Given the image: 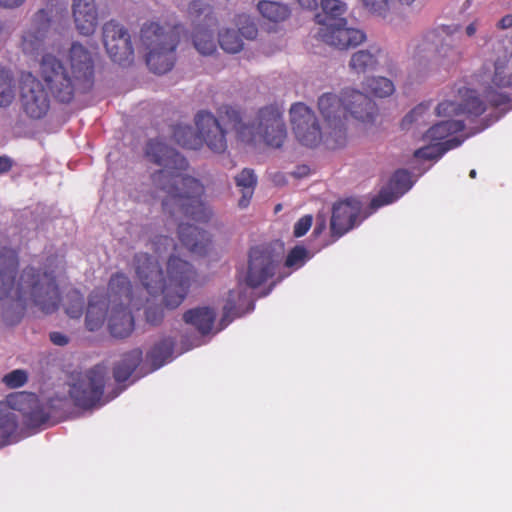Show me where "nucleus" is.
Wrapping results in <instances>:
<instances>
[{"mask_svg":"<svg viewBox=\"0 0 512 512\" xmlns=\"http://www.w3.org/2000/svg\"><path fill=\"white\" fill-rule=\"evenodd\" d=\"M433 116H435V109L431 111L428 104H420L404 117L402 124L404 127L410 124L426 125L432 121Z\"/></svg>","mask_w":512,"mask_h":512,"instance_id":"e433bc0d","label":"nucleus"},{"mask_svg":"<svg viewBox=\"0 0 512 512\" xmlns=\"http://www.w3.org/2000/svg\"><path fill=\"white\" fill-rule=\"evenodd\" d=\"M312 225V216L305 215L300 218L294 225V235L296 237H301L307 233Z\"/></svg>","mask_w":512,"mask_h":512,"instance_id":"8fccbe9b","label":"nucleus"},{"mask_svg":"<svg viewBox=\"0 0 512 512\" xmlns=\"http://www.w3.org/2000/svg\"><path fill=\"white\" fill-rule=\"evenodd\" d=\"M318 108L324 119L325 133L334 146H343L346 142L344 96L327 93L318 100Z\"/></svg>","mask_w":512,"mask_h":512,"instance_id":"f8f14e48","label":"nucleus"},{"mask_svg":"<svg viewBox=\"0 0 512 512\" xmlns=\"http://www.w3.org/2000/svg\"><path fill=\"white\" fill-rule=\"evenodd\" d=\"M323 12L330 18H337L347 11V4L341 0H321Z\"/></svg>","mask_w":512,"mask_h":512,"instance_id":"c03bdc74","label":"nucleus"},{"mask_svg":"<svg viewBox=\"0 0 512 512\" xmlns=\"http://www.w3.org/2000/svg\"><path fill=\"white\" fill-rule=\"evenodd\" d=\"M141 44L149 69L156 74L171 70L175 62L177 38L158 24H149L141 30Z\"/></svg>","mask_w":512,"mask_h":512,"instance_id":"423d86ee","label":"nucleus"},{"mask_svg":"<svg viewBox=\"0 0 512 512\" xmlns=\"http://www.w3.org/2000/svg\"><path fill=\"white\" fill-rule=\"evenodd\" d=\"M216 21L213 17L206 19L204 25L196 27L192 39L195 49L202 55H211L216 51L217 43L215 40Z\"/></svg>","mask_w":512,"mask_h":512,"instance_id":"393cba45","label":"nucleus"},{"mask_svg":"<svg viewBox=\"0 0 512 512\" xmlns=\"http://www.w3.org/2000/svg\"><path fill=\"white\" fill-rule=\"evenodd\" d=\"M215 312L208 307H197L187 311L183 319L185 323L195 327L201 334L209 333L215 321Z\"/></svg>","mask_w":512,"mask_h":512,"instance_id":"cd10ccee","label":"nucleus"},{"mask_svg":"<svg viewBox=\"0 0 512 512\" xmlns=\"http://www.w3.org/2000/svg\"><path fill=\"white\" fill-rule=\"evenodd\" d=\"M365 10L372 16L385 19L390 13V0H361Z\"/></svg>","mask_w":512,"mask_h":512,"instance_id":"a19ab883","label":"nucleus"},{"mask_svg":"<svg viewBox=\"0 0 512 512\" xmlns=\"http://www.w3.org/2000/svg\"><path fill=\"white\" fill-rule=\"evenodd\" d=\"M108 378L109 370L101 364L74 375L70 383V397L79 407H93L101 401Z\"/></svg>","mask_w":512,"mask_h":512,"instance_id":"1a4fd4ad","label":"nucleus"},{"mask_svg":"<svg viewBox=\"0 0 512 512\" xmlns=\"http://www.w3.org/2000/svg\"><path fill=\"white\" fill-rule=\"evenodd\" d=\"M68 61L73 77L81 89L89 88L93 76L92 53L79 42H74L68 51Z\"/></svg>","mask_w":512,"mask_h":512,"instance_id":"6ab92c4d","label":"nucleus"},{"mask_svg":"<svg viewBox=\"0 0 512 512\" xmlns=\"http://www.w3.org/2000/svg\"><path fill=\"white\" fill-rule=\"evenodd\" d=\"M48 24L33 23L22 36V49L27 54H34L44 46Z\"/></svg>","mask_w":512,"mask_h":512,"instance_id":"c85d7f7f","label":"nucleus"},{"mask_svg":"<svg viewBox=\"0 0 512 512\" xmlns=\"http://www.w3.org/2000/svg\"><path fill=\"white\" fill-rule=\"evenodd\" d=\"M246 297V289L239 286L235 290H231L228 294L226 305L224 306V318L228 317V314L236 309L237 305Z\"/></svg>","mask_w":512,"mask_h":512,"instance_id":"49530a36","label":"nucleus"},{"mask_svg":"<svg viewBox=\"0 0 512 512\" xmlns=\"http://www.w3.org/2000/svg\"><path fill=\"white\" fill-rule=\"evenodd\" d=\"M497 27L502 30H507L512 28V14H507L504 17H502L498 23Z\"/></svg>","mask_w":512,"mask_h":512,"instance_id":"5fc2aeb1","label":"nucleus"},{"mask_svg":"<svg viewBox=\"0 0 512 512\" xmlns=\"http://www.w3.org/2000/svg\"><path fill=\"white\" fill-rule=\"evenodd\" d=\"M50 340L52 341L53 344L58 346H65L69 342L68 337L60 332L51 333Z\"/></svg>","mask_w":512,"mask_h":512,"instance_id":"864d4df0","label":"nucleus"},{"mask_svg":"<svg viewBox=\"0 0 512 512\" xmlns=\"http://www.w3.org/2000/svg\"><path fill=\"white\" fill-rule=\"evenodd\" d=\"M238 25H240L239 32L244 38L252 40L257 36V27L248 16H239Z\"/></svg>","mask_w":512,"mask_h":512,"instance_id":"de8ad7c7","label":"nucleus"},{"mask_svg":"<svg viewBox=\"0 0 512 512\" xmlns=\"http://www.w3.org/2000/svg\"><path fill=\"white\" fill-rule=\"evenodd\" d=\"M72 16L81 35L90 36L96 31L98 12L94 0H72Z\"/></svg>","mask_w":512,"mask_h":512,"instance_id":"412c9836","label":"nucleus"},{"mask_svg":"<svg viewBox=\"0 0 512 512\" xmlns=\"http://www.w3.org/2000/svg\"><path fill=\"white\" fill-rule=\"evenodd\" d=\"M435 31L438 32V38L435 44V54L447 63L457 62L461 58L462 52L456 45L454 39L444 28L435 29Z\"/></svg>","mask_w":512,"mask_h":512,"instance_id":"bb28decb","label":"nucleus"},{"mask_svg":"<svg viewBox=\"0 0 512 512\" xmlns=\"http://www.w3.org/2000/svg\"><path fill=\"white\" fill-rule=\"evenodd\" d=\"M401 5L410 6L415 0H397Z\"/></svg>","mask_w":512,"mask_h":512,"instance_id":"e2e57ef3","label":"nucleus"},{"mask_svg":"<svg viewBox=\"0 0 512 512\" xmlns=\"http://www.w3.org/2000/svg\"><path fill=\"white\" fill-rule=\"evenodd\" d=\"M14 84L9 71L0 69V106H8L14 99Z\"/></svg>","mask_w":512,"mask_h":512,"instance_id":"ea45409f","label":"nucleus"},{"mask_svg":"<svg viewBox=\"0 0 512 512\" xmlns=\"http://www.w3.org/2000/svg\"><path fill=\"white\" fill-rule=\"evenodd\" d=\"M147 157L162 169L152 175L158 189L163 209L172 215H185L197 221L206 220L210 211L203 200V185L185 175L186 160L162 142L151 141L147 145Z\"/></svg>","mask_w":512,"mask_h":512,"instance_id":"f257e3e1","label":"nucleus"},{"mask_svg":"<svg viewBox=\"0 0 512 512\" xmlns=\"http://www.w3.org/2000/svg\"><path fill=\"white\" fill-rule=\"evenodd\" d=\"M11 168V161L9 158L0 157V173L6 172Z\"/></svg>","mask_w":512,"mask_h":512,"instance_id":"bf43d9fd","label":"nucleus"},{"mask_svg":"<svg viewBox=\"0 0 512 512\" xmlns=\"http://www.w3.org/2000/svg\"><path fill=\"white\" fill-rule=\"evenodd\" d=\"M226 115L237 137L245 143H264L279 148L287 137L283 112L277 106H265L258 110L251 123H245L240 113L232 108L226 109Z\"/></svg>","mask_w":512,"mask_h":512,"instance_id":"39448f33","label":"nucleus"},{"mask_svg":"<svg viewBox=\"0 0 512 512\" xmlns=\"http://www.w3.org/2000/svg\"><path fill=\"white\" fill-rule=\"evenodd\" d=\"M163 316V310L162 308H156L155 311L152 310V308H148L146 311V317L149 322L152 324H156L160 321V319Z\"/></svg>","mask_w":512,"mask_h":512,"instance_id":"603ef678","label":"nucleus"},{"mask_svg":"<svg viewBox=\"0 0 512 512\" xmlns=\"http://www.w3.org/2000/svg\"><path fill=\"white\" fill-rule=\"evenodd\" d=\"M20 104L23 112L31 119H41L50 109V95L47 89L30 74L22 80Z\"/></svg>","mask_w":512,"mask_h":512,"instance_id":"4468645a","label":"nucleus"},{"mask_svg":"<svg viewBox=\"0 0 512 512\" xmlns=\"http://www.w3.org/2000/svg\"><path fill=\"white\" fill-rule=\"evenodd\" d=\"M464 35L469 39H481L486 41L487 34L485 24L481 18H475L463 27Z\"/></svg>","mask_w":512,"mask_h":512,"instance_id":"37998d69","label":"nucleus"},{"mask_svg":"<svg viewBox=\"0 0 512 512\" xmlns=\"http://www.w3.org/2000/svg\"><path fill=\"white\" fill-rule=\"evenodd\" d=\"M179 237L182 243L192 252L204 254L207 251L209 239L206 233L190 224L179 226Z\"/></svg>","mask_w":512,"mask_h":512,"instance_id":"a878e982","label":"nucleus"},{"mask_svg":"<svg viewBox=\"0 0 512 512\" xmlns=\"http://www.w3.org/2000/svg\"><path fill=\"white\" fill-rule=\"evenodd\" d=\"M469 175H470L471 178H475L476 177V171L474 169L471 170Z\"/></svg>","mask_w":512,"mask_h":512,"instance_id":"69168bd1","label":"nucleus"},{"mask_svg":"<svg viewBox=\"0 0 512 512\" xmlns=\"http://www.w3.org/2000/svg\"><path fill=\"white\" fill-rule=\"evenodd\" d=\"M25 0H0V6L5 8H16L21 6Z\"/></svg>","mask_w":512,"mask_h":512,"instance_id":"13d9d810","label":"nucleus"},{"mask_svg":"<svg viewBox=\"0 0 512 512\" xmlns=\"http://www.w3.org/2000/svg\"><path fill=\"white\" fill-rule=\"evenodd\" d=\"M316 19L321 25L317 37L330 46L344 50L358 46L366 40V34L361 29L349 27L346 19L325 22L320 15Z\"/></svg>","mask_w":512,"mask_h":512,"instance_id":"ddd939ff","label":"nucleus"},{"mask_svg":"<svg viewBox=\"0 0 512 512\" xmlns=\"http://www.w3.org/2000/svg\"><path fill=\"white\" fill-rule=\"evenodd\" d=\"M27 380L23 370H14L3 377V382L10 388L21 387Z\"/></svg>","mask_w":512,"mask_h":512,"instance_id":"09e8293b","label":"nucleus"},{"mask_svg":"<svg viewBox=\"0 0 512 512\" xmlns=\"http://www.w3.org/2000/svg\"><path fill=\"white\" fill-rule=\"evenodd\" d=\"M310 173V169L309 167L305 166V165H302V166H299L297 167L293 172H292V175L295 177V178H304L306 176H308Z\"/></svg>","mask_w":512,"mask_h":512,"instance_id":"6e6d98bb","label":"nucleus"},{"mask_svg":"<svg viewBox=\"0 0 512 512\" xmlns=\"http://www.w3.org/2000/svg\"><path fill=\"white\" fill-rule=\"evenodd\" d=\"M438 32L435 30L424 34L420 39L416 40L410 48V54L416 61L427 60L435 53V44L437 42Z\"/></svg>","mask_w":512,"mask_h":512,"instance_id":"c756f323","label":"nucleus"},{"mask_svg":"<svg viewBox=\"0 0 512 512\" xmlns=\"http://www.w3.org/2000/svg\"><path fill=\"white\" fill-rule=\"evenodd\" d=\"M16 267L14 251L5 249L0 252V300H7L19 308L33 304L47 314L57 310L60 297L56 277L26 268L16 278Z\"/></svg>","mask_w":512,"mask_h":512,"instance_id":"f03ea898","label":"nucleus"},{"mask_svg":"<svg viewBox=\"0 0 512 512\" xmlns=\"http://www.w3.org/2000/svg\"><path fill=\"white\" fill-rule=\"evenodd\" d=\"M309 257V253L304 247L297 246L288 254L286 266L297 269L301 267Z\"/></svg>","mask_w":512,"mask_h":512,"instance_id":"a18cd8bd","label":"nucleus"},{"mask_svg":"<svg viewBox=\"0 0 512 512\" xmlns=\"http://www.w3.org/2000/svg\"><path fill=\"white\" fill-rule=\"evenodd\" d=\"M166 245L168 246H172V241L170 239H168L167 237H163L161 239Z\"/></svg>","mask_w":512,"mask_h":512,"instance_id":"0e129e2a","label":"nucleus"},{"mask_svg":"<svg viewBox=\"0 0 512 512\" xmlns=\"http://www.w3.org/2000/svg\"><path fill=\"white\" fill-rule=\"evenodd\" d=\"M109 290L113 293V298L110 299L108 328L114 337L123 338L128 336L134 327L133 316L127 308V303L140 308L143 299H132L129 281L123 274H116L110 279Z\"/></svg>","mask_w":512,"mask_h":512,"instance_id":"0eeeda50","label":"nucleus"},{"mask_svg":"<svg viewBox=\"0 0 512 512\" xmlns=\"http://www.w3.org/2000/svg\"><path fill=\"white\" fill-rule=\"evenodd\" d=\"M280 208H281V206H280V205H278V206L276 207V210L278 211V210H280Z\"/></svg>","mask_w":512,"mask_h":512,"instance_id":"338daca9","label":"nucleus"},{"mask_svg":"<svg viewBox=\"0 0 512 512\" xmlns=\"http://www.w3.org/2000/svg\"><path fill=\"white\" fill-rule=\"evenodd\" d=\"M39 71L55 97L61 102L71 101L75 91L81 89L72 72H69L62 62L50 52L42 56Z\"/></svg>","mask_w":512,"mask_h":512,"instance_id":"9d476101","label":"nucleus"},{"mask_svg":"<svg viewBox=\"0 0 512 512\" xmlns=\"http://www.w3.org/2000/svg\"><path fill=\"white\" fill-rule=\"evenodd\" d=\"M203 9H204V5L200 1L192 2L189 7L190 13L202 12Z\"/></svg>","mask_w":512,"mask_h":512,"instance_id":"052dcab7","label":"nucleus"},{"mask_svg":"<svg viewBox=\"0 0 512 512\" xmlns=\"http://www.w3.org/2000/svg\"><path fill=\"white\" fill-rule=\"evenodd\" d=\"M486 98L488 99V101L492 104V105H495V106H499L501 105L502 103H505L506 100H507V97L506 95L502 94V93H496L494 92L492 89L488 90L486 92Z\"/></svg>","mask_w":512,"mask_h":512,"instance_id":"3c124183","label":"nucleus"},{"mask_svg":"<svg viewBox=\"0 0 512 512\" xmlns=\"http://www.w3.org/2000/svg\"><path fill=\"white\" fill-rule=\"evenodd\" d=\"M219 45L227 53H238L243 49V41L238 33L232 29H225L219 33Z\"/></svg>","mask_w":512,"mask_h":512,"instance_id":"58836bf2","label":"nucleus"},{"mask_svg":"<svg viewBox=\"0 0 512 512\" xmlns=\"http://www.w3.org/2000/svg\"><path fill=\"white\" fill-rule=\"evenodd\" d=\"M135 270L146 294L145 301H157L161 298L167 307H178L188 294L189 289L197 284V273L190 263L170 257L166 276L158 262L147 254L135 256Z\"/></svg>","mask_w":512,"mask_h":512,"instance_id":"7ed1b4c3","label":"nucleus"},{"mask_svg":"<svg viewBox=\"0 0 512 512\" xmlns=\"http://www.w3.org/2000/svg\"><path fill=\"white\" fill-rule=\"evenodd\" d=\"M195 124L201 139V147L205 144L214 153H223L227 149L225 129L212 113L199 112L195 117Z\"/></svg>","mask_w":512,"mask_h":512,"instance_id":"f3484780","label":"nucleus"},{"mask_svg":"<svg viewBox=\"0 0 512 512\" xmlns=\"http://www.w3.org/2000/svg\"><path fill=\"white\" fill-rule=\"evenodd\" d=\"M236 185L240 189L241 198L238 202V205L241 208H246L253 196L254 189L256 186V177L252 170L243 169L236 177H235Z\"/></svg>","mask_w":512,"mask_h":512,"instance_id":"2f4dec72","label":"nucleus"},{"mask_svg":"<svg viewBox=\"0 0 512 512\" xmlns=\"http://www.w3.org/2000/svg\"><path fill=\"white\" fill-rule=\"evenodd\" d=\"M290 122L297 140L309 147L318 145L322 140L330 148H337L331 138H327L325 125L320 127L314 112L302 103H296L290 108Z\"/></svg>","mask_w":512,"mask_h":512,"instance_id":"9b49d317","label":"nucleus"},{"mask_svg":"<svg viewBox=\"0 0 512 512\" xmlns=\"http://www.w3.org/2000/svg\"><path fill=\"white\" fill-rule=\"evenodd\" d=\"M257 7L265 19L275 23L286 20L291 14L289 7L280 2L263 0Z\"/></svg>","mask_w":512,"mask_h":512,"instance_id":"473e14b6","label":"nucleus"},{"mask_svg":"<svg viewBox=\"0 0 512 512\" xmlns=\"http://www.w3.org/2000/svg\"><path fill=\"white\" fill-rule=\"evenodd\" d=\"M363 88L366 92L384 98L393 94L395 86L393 82L386 77H369L363 82Z\"/></svg>","mask_w":512,"mask_h":512,"instance_id":"f704fd0d","label":"nucleus"},{"mask_svg":"<svg viewBox=\"0 0 512 512\" xmlns=\"http://www.w3.org/2000/svg\"><path fill=\"white\" fill-rule=\"evenodd\" d=\"M412 185L411 176L407 171H397L391 178L389 185L380 192L378 197L372 200L373 208L394 202L406 193Z\"/></svg>","mask_w":512,"mask_h":512,"instance_id":"5701e85b","label":"nucleus"},{"mask_svg":"<svg viewBox=\"0 0 512 512\" xmlns=\"http://www.w3.org/2000/svg\"><path fill=\"white\" fill-rule=\"evenodd\" d=\"M142 360V352L138 349L132 350L123 355L114 368V377L117 382L126 381L133 370Z\"/></svg>","mask_w":512,"mask_h":512,"instance_id":"7c9ffc66","label":"nucleus"},{"mask_svg":"<svg viewBox=\"0 0 512 512\" xmlns=\"http://www.w3.org/2000/svg\"><path fill=\"white\" fill-rule=\"evenodd\" d=\"M111 298L113 293L109 289L107 296L98 291L90 295L85 315V326L89 331L99 330L105 321L108 322Z\"/></svg>","mask_w":512,"mask_h":512,"instance_id":"aec40b11","label":"nucleus"},{"mask_svg":"<svg viewBox=\"0 0 512 512\" xmlns=\"http://www.w3.org/2000/svg\"><path fill=\"white\" fill-rule=\"evenodd\" d=\"M173 351V341L169 338L157 343L150 351L148 357L154 369L160 368L170 360Z\"/></svg>","mask_w":512,"mask_h":512,"instance_id":"c9c22d12","label":"nucleus"},{"mask_svg":"<svg viewBox=\"0 0 512 512\" xmlns=\"http://www.w3.org/2000/svg\"><path fill=\"white\" fill-rule=\"evenodd\" d=\"M386 58L385 52L378 45H370L366 49L354 52L348 62L350 72L364 74L376 70Z\"/></svg>","mask_w":512,"mask_h":512,"instance_id":"4be33fe9","label":"nucleus"},{"mask_svg":"<svg viewBox=\"0 0 512 512\" xmlns=\"http://www.w3.org/2000/svg\"><path fill=\"white\" fill-rule=\"evenodd\" d=\"M174 138L183 147L189 149L201 148L199 133H195L190 126H178L174 131Z\"/></svg>","mask_w":512,"mask_h":512,"instance_id":"4c0bfd02","label":"nucleus"},{"mask_svg":"<svg viewBox=\"0 0 512 512\" xmlns=\"http://www.w3.org/2000/svg\"><path fill=\"white\" fill-rule=\"evenodd\" d=\"M325 229V219H321L314 229L315 234H320Z\"/></svg>","mask_w":512,"mask_h":512,"instance_id":"680f3d73","label":"nucleus"},{"mask_svg":"<svg viewBox=\"0 0 512 512\" xmlns=\"http://www.w3.org/2000/svg\"><path fill=\"white\" fill-rule=\"evenodd\" d=\"M300 7L307 10H314L317 8V0H297Z\"/></svg>","mask_w":512,"mask_h":512,"instance_id":"4d7b16f0","label":"nucleus"},{"mask_svg":"<svg viewBox=\"0 0 512 512\" xmlns=\"http://www.w3.org/2000/svg\"><path fill=\"white\" fill-rule=\"evenodd\" d=\"M65 311L70 318L78 319L83 311V296L78 291H73L68 295L65 303Z\"/></svg>","mask_w":512,"mask_h":512,"instance_id":"79ce46f5","label":"nucleus"},{"mask_svg":"<svg viewBox=\"0 0 512 512\" xmlns=\"http://www.w3.org/2000/svg\"><path fill=\"white\" fill-rule=\"evenodd\" d=\"M345 110L362 122L372 121L375 116V104L362 92L345 90L343 92Z\"/></svg>","mask_w":512,"mask_h":512,"instance_id":"b1692460","label":"nucleus"},{"mask_svg":"<svg viewBox=\"0 0 512 512\" xmlns=\"http://www.w3.org/2000/svg\"><path fill=\"white\" fill-rule=\"evenodd\" d=\"M16 411L28 416L33 422H43L47 418V413L40 406L39 400L34 394L23 392L11 394L6 401L0 402L1 439L15 431L17 427Z\"/></svg>","mask_w":512,"mask_h":512,"instance_id":"6e6552de","label":"nucleus"},{"mask_svg":"<svg viewBox=\"0 0 512 512\" xmlns=\"http://www.w3.org/2000/svg\"><path fill=\"white\" fill-rule=\"evenodd\" d=\"M362 206L359 200L350 198L340 201L333 206L330 229L334 237L339 238L366 216H361Z\"/></svg>","mask_w":512,"mask_h":512,"instance_id":"a211bd4d","label":"nucleus"},{"mask_svg":"<svg viewBox=\"0 0 512 512\" xmlns=\"http://www.w3.org/2000/svg\"><path fill=\"white\" fill-rule=\"evenodd\" d=\"M103 42L107 53L114 62L129 63L133 48L128 32L120 24L110 21L103 27Z\"/></svg>","mask_w":512,"mask_h":512,"instance_id":"dca6fc26","label":"nucleus"},{"mask_svg":"<svg viewBox=\"0 0 512 512\" xmlns=\"http://www.w3.org/2000/svg\"><path fill=\"white\" fill-rule=\"evenodd\" d=\"M280 255L269 247H255L250 252V260L246 275V283L249 287L260 286L274 275Z\"/></svg>","mask_w":512,"mask_h":512,"instance_id":"2eb2a0df","label":"nucleus"},{"mask_svg":"<svg viewBox=\"0 0 512 512\" xmlns=\"http://www.w3.org/2000/svg\"><path fill=\"white\" fill-rule=\"evenodd\" d=\"M492 83L499 88L512 87V52L496 61Z\"/></svg>","mask_w":512,"mask_h":512,"instance_id":"72a5a7b5","label":"nucleus"},{"mask_svg":"<svg viewBox=\"0 0 512 512\" xmlns=\"http://www.w3.org/2000/svg\"><path fill=\"white\" fill-rule=\"evenodd\" d=\"M485 107L474 92H467L465 103L458 104L445 100L435 107V116L440 120L434 123L423 135L428 145L417 149L414 157L419 160H438L450 149L456 148L464 138L453 136L464 128V116H478Z\"/></svg>","mask_w":512,"mask_h":512,"instance_id":"20e7f679","label":"nucleus"}]
</instances>
